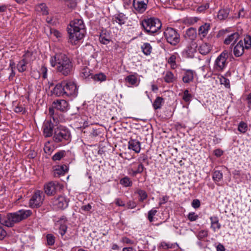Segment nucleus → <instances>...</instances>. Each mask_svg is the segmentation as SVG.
I'll return each mask as SVG.
<instances>
[{"label":"nucleus","instance_id":"nucleus-43","mask_svg":"<svg viewBox=\"0 0 251 251\" xmlns=\"http://www.w3.org/2000/svg\"><path fill=\"white\" fill-rule=\"evenodd\" d=\"M208 236V231L207 230H201L198 234L197 237L199 240H202Z\"/></svg>","mask_w":251,"mask_h":251},{"label":"nucleus","instance_id":"nucleus-5","mask_svg":"<svg viewBox=\"0 0 251 251\" xmlns=\"http://www.w3.org/2000/svg\"><path fill=\"white\" fill-rule=\"evenodd\" d=\"M68 103L64 100H57L54 101L52 103V107L49 108V115L52 118L53 122L57 124L60 122V117L57 111H55L54 109L60 111H65L67 110Z\"/></svg>","mask_w":251,"mask_h":251},{"label":"nucleus","instance_id":"nucleus-12","mask_svg":"<svg viewBox=\"0 0 251 251\" xmlns=\"http://www.w3.org/2000/svg\"><path fill=\"white\" fill-rule=\"evenodd\" d=\"M61 187L60 184L57 181H50L44 185L45 193L48 196L54 195L57 190Z\"/></svg>","mask_w":251,"mask_h":251},{"label":"nucleus","instance_id":"nucleus-60","mask_svg":"<svg viewBox=\"0 0 251 251\" xmlns=\"http://www.w3.org/2000/svg\"><path fill=\"white\" fill-rule=\"evenodd\" d=\"M217 251H225V248L224 246L221 244H219L216 247Z\"/></svg>","mask_w":251,"mask_h":251},{"label":"nucleus","instance_id":"nucleus-24","mask_svg":"<svg viewBox=\"0 0 251 251\" xmlns=\"http://www.w3.org/2000/svg\"><path fill=\"white\" fill-rule=\"evenodd\" d=\"M80 76L84 79L90 80L91 75H93L92 71L87 67H84L81 71L80 74Z\"/></svg>","mask_w":251,"mask_h":251},{"label":"nucleus","instance_id":"nucleus-22","mask_svg":"<svg viewBox=\"0 0 251 251\" xmlns=\"http://www.w3.org/2000/svg\"><path fill=\"white\" fill-rule=\"evenodd\" d=\"M68 170V167L66 165L57 166L53 171V175L55 177H59L63 176Z\"/></svg>","mask_w":251,"mask_h":251},{"label":"nucleus","instance_id":"nucleus-2","mask_svg":"<svg viewBox=\"0 0 251 251\" xmlns=\"http://www.w3.org/2000/svg\"><path fill=\"white\" fill-rule=\"evenodd\" d=\"M31 214V210L26 209L19 210L16 212L9 213L6 215L0 214V225L12 227L15 224L27 219Z\"/></svg>","mask_w":251,"mask_h":251},{"label":"nucleus","instance_id":"nucleus-19","mask_svg":"<svg viewBox=\"0 0 251 251\" xmlns=\"http://www.w3.org/2000/svg\"><path fill=\"white\" fill-rule=\"evenodd\" d=\"M239 34L237 32H233L230 34L227 35L225 38L224 43L225 45H228L230 44H234L239 38Z\"/></svg>","mask_w":251,"mask_h":251},{"label":"nucleus","instance_id":"nucleus-1","mask_svg":"<svg viewBox=\"0 0 251 251\" xmlns=\"http://www.w3.org/2000/svg\"><path fill=\"white\" fill-rule=\"evenodd\" d=\"M51 66L55 67L57 73L67 76L71 74L73 69V63L65 53H56L50 59Z\"/></svg>","mask_w":251,"mask_h":251},{"label":"nucleus","instance_id":"nucleus-6","mask_svg":"<svg viewBox=\"0 0 251 251\" xmlns=\"http://www.w3.org/2000/svg\"><path fill=\"white\" fill-rule=\"evenodd\" d=\"M144 31L149 35H153L157 32L162 26L161 21L154 17L144 19L141 23Z\"/></svg>","mask_w":251,"mask_h":251},{"label":"nucleus","instance_id":"nucleus-62","mask_svg":"<svg viewBox=\"0 0 251 251\" xmlns=\"http://www.w3.org/2000/svg\"><path fill=\"white\" fill-rule=\"evenodd\" d=\"M215 154L217 156H220L223 154V151L219 149L216 150L215 151Z\"/></svg>","mask_w":251,"mask_h":251},{"label":"nucleus","instance_id":"nucleus-9","mask_svg":"<svg viewBox=\"0 0 251 251\" xmlns=\"http://www.w3.org/2000/svg\"><path fill=\"white\" fill-rule=\"evenodd\" d=\"M63 84L64 85L65 96L75 97L77 95L78 90L75 82L71 80H63Z\"/></svg>","mask_w":251,"mask_h":251},{"label":"nucleus","instance_id":"nucleus-63","mask_svg":"<svg viewBox=\"0 0 251 251\" xmlns=\"http://www.w3.org/2000/svg\"><path fill=\"white\" fill-rule=\"evenodd\" d=\"M247 100L249 106H251V93L248 95L247 97Z\"/></svg>","mask_w":251,"mask_h":251},{"label":"nucleus","instance_id":"nucleus-13","mask_svg":"<svg viewBox=\"0 0 251 251\" xmlns=\"http://www.w3.org/2000/svg\"><path fill=\"white\" fill-rule=\"evenodd\" d=\"M149 0H133V6L136 12L143 13L147 9Z\"/></svg>","mask_w":251,"mask_h":251},{"label":"nucleus","instance_id":"nucleus-8","mask_svg":"<svg viewBox=\"0 0 251 251\" xmlns=\"http://www.w3.org/2000/svg\"><path fill=\"white\" fill-rule=\"evenodd\" d=\"M167 42L171 45L176 46L180 42V35L177 31L172 28L167 27L164 32Z\"/></svg>","mask_w":251,"mask_h":251},{"label":"nucleus","instance_id":"nucleus-31","mask_svg":"<svg viewBox=\"0 0 251 251\" xmlns=\"http://www.w3.org/2000/svg\"><path fill=\"white\" fill-rule=\"evenodd\" d=\"M142 51L146 55H149L151 52L152 47L148 43H144L142 46Z\"/></svg>","mask_w":251,"mask_h":251},{"label":"nucleus","instance_id":"nucleus-50","mask_svg":"<svg viewBox=\"0 0 251 251\" xmlns=\"http://www.w3.org/2000/svg\"><path fill=\"white\" fill-rule=\"evenodd\" d=\"M67 227L66 225H61L59 228V233L63 236L66 232Z\"/></svg>","mask_w":251,"mask_h":251},{"label":"nucleus","instance_id":"nucleus-27","mask_svg":"<svg viewBox=\"0 0 251 251\" xmlns=\"http://www.w3.org/2000/svg\"><path fill=\"white\" fill-rule=\"evenodd\" d=\"M212 49V46L208 43L202 44L199 48L200 52L201 54L205 55L208 54Z\"/></svg>","mask_w":251,"mask_h":251},{"label":"nucleus","instance_id":"nucleus-55","mask_svg":"<svg viewBox=\"0 0 251 251\" xmlns=\"http://www.w3.org/2000/svg\"><path fill=\"white\" fill-rule=\"evenodd\" d=\"M92 209V206L90 204L88 203L87 205H83L81 207V209L85 212H89Z\"/></svg>","mask_w":251,"mask_h":251},{"label":"nucleus","instance_id":"nucleus-59","mask_svg":"<svg viewBox=\"0 0 251 251\" xmlns=\"http://www.w3.org/2000/svg\"><path fill=\"white\" fill-rule=\"evenodd\" d=\"M50 32L54 36H55L57 38H59L61 37V33L57 30L55 29H50Z\"/></svg>","mask_w":251,"mask_h":251},{"label":"nucleus","instance_id":"nucleus-21","mask_svg":"<svg viewBox=\"0 0 251 251\" xmlns=\"http://www.w3.org/2000/svg\"><path fill=\"white\" fill-rule=\"evenodd\" d=\"M245 49L243 41L241 40L233 48L234 55L236 57L241 56L244 54Z\"/></svg>","mask_w":251,"mask_h":251},{"label":"nucleus","instance_id":"nucleus-51","mask_svg":"<svg viewBox=\"0 0 251 251\" xmlns=\"http://www.w3.org/2000/svg\"><path fill=\"white\" fill-rule=\"evenodd\" d=\"M136 203L133 201H128L126 205V206L128 209H133L136 207Z\"/></svg>","mask_w":251,"mask_h":251},{"label":"nucleus","instance_id":"nucleus-33","mask_svg":"<svg viewBox=\"0 0 251 251\" xmlns=\"http://www.w3.org/2000/svg\"><path fill=\"white\" fill-rule=\"evenodd\" d=\"M164 79L167 83H172L175 81V77L171 72L167 71L165 75Z\"/></svg>","mask_w":251,"mask_h":251},{"label":"nucleus","instance_id":"nucleus-54","mask_svg":"<svg viewBox=\"0 0 251 251\" xmlns=\"http://www.w3.org/2000/svg\"><path fill=\"white\" fill-rule=\"evenodd\" d=\"M115 204L118 206H125V202L120 198H117L115 201Z\"/></svg>","mask_w":251,"mask_h":251},{"label":"nucleus","instance_id":"nucleus-64","mask_svg":"<svg viewBox=\"0 0 251 251\" xmlns=\"http://www.w3.org/2000/svg\"><path fill=\"white\" fill-rule=\"evenodd\" d=\"M123 251H136L132 247H126L123 249Z\"/></svg>","mask_w":251,"mask_h":251},{"label":"nucleus","instance_id":"nucleus-4","mask_svg":"<svg viewBox=\"0 0 251 251\" xmlns=\"http://www.w3.org/2000/svg\"><path fill=\"white\" fill-rule=\"evenodd\" d=\"M54 130L53 140L55 143L65 145L71 141V133L66 127L59 126Z\"/></svg>","mask_w":251,"mask_h":251},{"label":"nucleus","instance_id":"nucleus-25","mask_svg":"<svg viewBox=\"0 0 251 251\" xmlns=\"http://www.w3.org/2000/svg\"><path fill=\"white\" fill-rule=\"evenodd\" d=\"M210 25L209 24L205 23L204 25H201L198 30L199 35L201 38L205 37L209 30Z\"/></svg>","mask_w":251,"mask_h":251},{"label":"nucleus","instance_id":"nucleus-20","mask_svg":"<svg viewBox=\"0 0 251 251\" xmlns=\"http://www.w3.org/2000/svg\"><path fill=\"white\" fill-rule=\"evenodd\" d=\"M125 82L126 83L127 86H136L138 85L137 75L136 73L134 75H130L127 76L125 79Z\"/></svg>","mask_w":251,"mask_h":251},{"label":"nucleus","instance_id":"nucleus-29","mask_svg":"<svg viewBox=\"0 0 251 251\" xmlns=\"http://www.w3.org/2000/svg\"><path fill=\"white\" fill-rule=\"evenodd\" d=\"M91 78L95 81H99L101 82L105 81L107 77L104 74L100 73L95 75L93 74V75H91Z\"/></svg>","mask_w":251,"mask_h":251},{"label":"nucleus","instance_id":"nucleus-10","mask_svg":"<svg viewBox=\"0 0 251 251\" xmlns=\"http://www.w3.org/2000/svg\"><path fill=\"white\" fill-rule=\"evenodd\" d=\"M45 199L44 192L40 190L35 191L29 201V206L32 208H37L42 205Z\"/></svg>","mask_w":251,"mask_h":251},{"label":"nucleus","instance_id":"nucleus-40","mask_svg":"<svg viewBox=\"0 0 251 251\" xmlns=\"http://www.w3.org/2000/svg\"><path fill=\"white\" fill-rule=\"evenodd\" d=\"M192 99V95L189 93V91L188 90H185L183 92V95L182 96V99L186 102H190Z\"/></svg>","mask_w":251,"mask_h":251},{"label":"nucleus","instance_id":"nucleus-14","mask_svg":"<svg viewBox=\"0 0 251 251\" xmlns=\"http://www.w3.org/2000/svg\"><path fill=\"white\" fill-rule=\"evenodd\" d=\"M197 45L195 41H191L183 51V55L187 57L192 58L196 52Z\"/></svg>","mask_w":251,"mask_h":251},{"label":"nucleus","instance_id":"nucleus-39","mask_svg":"<svg viewBox=\"0 0 251 251\" xmlns=\"http://www.w3.org/2000/svg\"><path fill=\"white\" fill-rule=\"evenodd\" d=\"M244 48L246 50H249L251 48V36L249 35H247L244 38Z\"/></svg>","mask_w":251,"mask_h":251},{"label":"nucleus","instance_id":"nucleus-26","mask_svg":"<svg viewBox=\"0 0 251 251\" xmlns=\"http://www.w3.org/2000/svg\"><path fill=\"white\" fill-rule=\"evenodd\" d=\"M229 12L230 9L227 7L220 9L217 15L218 19L220 20H224L226 19L229 15Z\"/></svg>","mask_w":251,"mask_h":251},{"label":"nucleus","instance_id":"nucleus-32","mask_svg":"<svg viewBox=\"0 0 251 251\" xmlns=\"http://www.w3.org/2000/svg\"><path fill=\"white\" fill-rule=\"evenodd\" d=\"M120 183L126 187H130L132 185V181L128 176H125L121 178L120 180Z\"/></svg>","mask_w":251,"mask_h":251},{"label":"nucleus","instance_id":"nucleus-46","mask_svg":"<svg viewBox=\"0 0 251 251\" xmlns=\"http://www.w3.org/2000/svg\"><path fill=\"white\" fill-rule=\"evenodd\" d=\"M157 210L154 208L152 209L148 212V218L150 222L153 221V216L156 214Z\"/></svg>","mask_w":251,"mask_h":251},{"label":"nucleus","instance_id":"nucleus-7","mask_svg":"<svg viewBox=\"0 0 251 251\" xmlns=\"http://www.w3.org/2000/svg\"><path fill=\"white\" fill-rule=\"evenodd\" d=\"M228 57V51L224 50L216 58L213 65V70L215 72H221L223 71L228 63L227 59Z\"/></svg>","mask_w":251,"mask_h":251},{"label":"nucleus","instance_id":"nucleus-30","mask_svg":"<svg viewBox=\"0 0 251 251\" xmlns=\"http://www.w3.org/2000/svg\"><path fill=\"white\" fill-rule=\"evenodd\" d=\"M186 36L189 38L191 41H193L197 37V30L195 28L190 27L186 31Z\"/></svg>","mask_w":251,"mask_h":251},{"label":"nucleus","instance_id":"nucleus-44","mask_svg":"<svg viewBox=\"0 0 251 251\" xmlns=\"http://www.w3.org/2000/svg\"><path fill=\"white\" fill-rule=\"evenodd\" d=\"M47 241L48 245L52 246L55 242V237L51 234H48L47 236Z\"/></svg>","mask_w":251,"mask_h":251},{"label":"nucleus","instance_id":"nucleus-58","mask_svg":"<svg viewBox=\"0 0 251 251\" xmlns=\"http://www.w3.org/2000/svg\"><path fill=\"white\" fill-rule=\"evenodd\" d=\"M145 169V168L144 166L142 163H141L140 164H138L137 169H136V170L139 174H141L143 172Z\"/></svg>","mask_w":251,"mask_h":251},{"label":"nucleus","instance_id":"nucleus-48","mask_svg":"<svg viewBox=\"0 0 251 251\" xmlns=\"http://www.w3.org/2000/svg\"><path fill=\"white\" fill-rule=\"evenodd\" d=\"M187 217L189 221L194 222L198 219V215L196 214L195 212H190L188 215Z\"/></svg>","mask_w":251,"mask_h":251},{"label":"nucleus","instance_id":"nucleus-35","mask_svg":"<svg viewBox=\"0 0 251 251\" xmlns=\"http://www.w3.org/2000/svg\"><path fill=\"white\" fill-rule=\"evenodd\" d=\"M135 193L138 194L139 196V201H143L148 197L147 193L144 190L138 189L135 192Z\"/></svg>","mask_w":251,"mask_h":251},{"label":"nucleus","instance_id":"nucleus-17","mask_svg":"<svg viewBox=\"0 0 251 251\" xmlns=\"http://www.w3.org/2000/svg\"><path fill=\"white\" fill-rule=\"evenodd\" d=\"M64 85L63 84V81L61 82L57 83L51 91V95H54L57 97H65L64 93Z\"/></svg>","mask_w":251,"mask_h":251},{"label":"nucleus","instance_id":"nucleus-16","mask_svg":"<svg viewBox=\"0 0 251 251\" xmlns=\"http://www.w3.org/2000/svg\"><path fill=\"white\" fill-rule=\"evenodd\" d=\"M127 20V17L125 14L123 13H119L112 17V21L114 24L116 23L122 25L126 24Z\"/></svg>","mask_w":251,"mask_h":251},{"label":"nucleus","instance_id":"nucleus-36","mask_svg":"<svg viewBox=\"0 0 251 251\" xmlns=\"http://www.w3.org/2000/svg\"><path fill=\"white\" fill-rule=\"evenodd\" d=\"M27 64V61L25 59H23L17 65V68L20 72H23L26 70V65Z\"/></svg>","mask_w":251,"mask_h":251},{"label":"nucleus","instance_id":"nucleus-56","mask_svg":"<svg viewBox=\"0 0 251 251\" xmlns=\"http://www.w3.org/2000/svg\"><path fill=\"white\" fill-rule=\"evenodd\" d=\"M100 41L101 43L106 45L110 42V40L106 38L104 36H100Z\"/></svg>","mask_w":251,"mask_h":251},{"label":"nucleus","instance_id":"nucleus-53","mask_svg":"<svg viewBox=\"0 0 251 251\" xmlns=\"http://www.w3.org/2000/svg\"><path fill=\"white\" fill-rule=\"evenodd\" d=\"M192 205L194 208H198L201 205V202L198 199H195L192 202Z\"/></svg>","mask_w":251,"mask_h":251},{"label":"nucleus","instance_id":"nucleus-18","mask_svg":"<svg viewBox=\"0 0 251 251\" xmlns=\"http://www.w3.org/2000/svg\"><path fill=\"white\" fill-rule=\"evenodd\" d=\"M128 149L131 150L135 153H139L141 151V143L136 139H130L128 142Z\"/></svg>","mask_w":251,"mask_h":251},{"label":"nucleus","instance_id":"nucleus-52","mask_svg":"<svg viewBox=\"0 0 251 251\" xmlns=\"http://www.w3.org/2000/svg\"><path fill=\"white\" fill-rule=\"evenodd\" d=\"M6 231L0 226V240H3L6 237Z\"/></svg>","mask_w":251,"mask_h":251},{"label":"nucleus","instance_id":"nucleus-61","mask_svg":"<svg viewBox=\"0 0 251 251\" xmlns=\"http://www.w3.org/2000/svg\"><path fill=\"white\" fill-rule=\"evenodd\" d=\"M15 68V63L13 60H10L9 68L11 70H14Z\"/></svg>","mask_w":251,"mask_h":251},{"label":"nucleus","instance_id":"nucleus-11","mask_svg":"<svg viewBox=\"0 0 251 251\" xmlns=\"http://www.w3.org/2000/svg\"><path fill=\"white\" fill-rule=\"evenodd\" d=\"M69 202V200L65 196H59L53 198L50 202L54 209L63 210L68 207Z\"/></svg>","mask_w":251,"mask_h":251},{"label":"nucleus","instance_id":"nucleus-41","mask_svg":"<svg viewBox=\"0 0 251 251\" xmlns=\"http://www.w3.org/2000/svg\"><path fill=\"white\" fill-rule=\"evenodd\" d=\"M247 129H248L247 124L243 121L241 122L238 125V131L242 133H244L247 131Z\"/></svg>","mask_w":251,"mask_h":251},{"label":"nucleus","instance_id":"nucleus-15","mask_svg":"<svg viewBox=\"0 0 251 251\" xmlns=\"http://www.w3.org/2000/svg\"><path fill=\"white\" fill-rule=\"evenodd\" d=\"M42 128L45 137H49L53 135V131L54 124L52 123L51 119L45 121L43 124Z\"/></svg>","mask_w":251,"mask_h":251},{"label":"nucleus","instance_id":"nucleus-28","mask_svg":"<svg viewBox=\"0 0 251 251\" xmlns=\"http://www.w3.org/2000/svg\"><path fill=\"white\" fill-rule=\"evenodd\" d=\"M194 79V73L191 70L187 71L182 77V80L184 83H189Z\"/></svg>","mask_w":251,"mask_h":251},{"label":"nucleus","instance_id":"nucleus-49","mask_svg":"<svg viewBox=\"0 0 251 251\" xmlns=\"http://www.w3.org/2000/svg\"><path fill=\"white\" fill-rule=\"evenodd\" d=\"M176 55L174 54H173L168 58V62L169 64H171L172 65V66H174L176 65Z\"/></svg>","mask_w":251,"mask_h":251},{"label":"nucleus","instance_id":"nucleus-57","mask_svg":"<svg viewBox=\"0 0 251 251\" xmlns=\"http://www.w3.org/2000/svg\"><path fill=\"white\" fill-rule=\"evenodd\" d=\"M123 158H124L125 159H127V160H130L132 158H133L134 157L132 156H130V155H128L127 154V153L125 152H123L122 153L120 154V155Z\"/></svg>","mask_w":251,"mask_h":251},{"label":"nucleus","instance_id":"nucleus-34","mask_svg":"<svg viewBox=\"0 0 251 251\" xmlns=\"http://www.w3.org/2000/svg\"><path fill=\"white\" fill-rule=\"evenodd\" d=\"M36 10L43 15H47L48 14V7L45 3H42L39 4L36 7Z\"/></svg>","mask_w":251,"mask_h":251},{"label":"nucleus","instance_id":"nucleus-23","mask_svg":"<svg viewBox=\"0 0 251 251\" xmlns=\"http://www.w3.org/2000/svg\"><path fill=\"white\" fill-rule=\"evenodd\" d=\"M209 219L211 222L210 227L213 231L216 232L221 228V225L219 223V218L217 216H211Z\"/></svg>","mask_w":251,"mask_h":251},{"label":"nucleus","instance_id":"nucleus-3","mask_svg":"<svg viewBox=\"0 0 251 251\" xmlns=\"http://www.w3.org/2000/svg\"><path fill=\"white\" fill-rule=\"evenodd\" d=\"M69 34V42L72 45H76L78 40L84 36L85 25L81 19H75L72 21L67 27Z\"/></svg>","mask_w":251,"mask_h":251},{"label":"nucleus","instance_id":"nucleus-37","mask_svg":"<svg viewBox=\"0 0 251 251\" xmlns=\"http://www.w3.org/2000/svg\"><path fill=\"white\" fill-rule=\"evenodd\" d=\"M66 154V151L64 150L60 151L56 153H55L52 157V159L53 161H58L60 160L64 156H65Z\"/></svg>","mask_w":251,"mask_h":251},{"label":"nucleus","instance_id":"nucleus-47","mask_svg":"<svg viewBox=\"0 0 251 251\" xmlns=\"http://www.w3.org/2000/svg\"><path fill=\"white\" fill-rule=\"evenodd\" d=\"M14 110L16 113H22V114H24L26 112L25 109L20 104H18L16 106Z\"/></svg>","mask_w":251,"mask_h":251},{"label":"nucleus","instance_id":"nucleus-38","mask_svg":"<svg viewBox=\"0 0 251 251\" xmlns=\"http://www.w3.org/2000/svg\"><path fill=\"white\" fill-rule=\"evenodd\" d=\"M163 102V99L160 97H157L153 103V107L154 109H160Z\"/></svg>","mask_w":251,"mask_h":251},{"label":"nucleus","instance_id":"nucleus-42","mask_svg":"<svg viewBox=\"0 0 251 251\" xmlns=\"http://www.w3.org/2000/svg\"><path fill=\"white\" fill-rule=\"evenodd\" d=\"M213 179L214 181H219L223 178V174L219 171H215L213 174Z\"/></svg>","mask_w":251,"mask_h":251},{"label":"nucleus","instance_id":"nucleus-45","mask_svg":"<svg viewBox=\"0 0 251 251\" xmlns=\"http://www.w3.org/2000/svg\"><path fill=\"white\" fill-rule=\"evenodd\" d=\"M220 83L221 84L224 85L226 88L230 87V83L228 79L222 76L220 79Z\"/></svg>","mask_w":251,"mask_h":251}]
</instances>
